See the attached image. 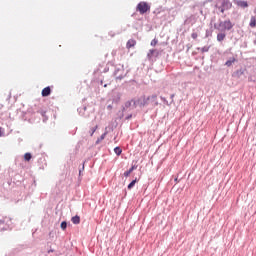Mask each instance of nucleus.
Wrapping results in <instances>:
<instances>
[{
    "label": "nucleus",
    "instance_id": "obj_22",
    "mask_svg": "<svg viewBox=\"0 0 256 256\" xmlns=\"http://www.w3.org/2000/svg\"><path fill=\"white\" fill-rule=\"evenodd\" d=\"M209 51V47L205 46L202 48V53H207Z\"/></svg>",
    "mask_w": 256,
    "mask_h": 256
},
{
    "label": "nucleus",
    "instance_id": "obj_2",
    "mask_svg": "<svg viewBox=\"0 0 256 256\" xmlns=\"http://www.w3.org/2000/svg\"><path fill=\"white\" fill-rule=\"evenodd\" d=\"M136 11H138L140 15H145V13H149V11H151V5L145 1H142L136 6Z\"/></svg>",
    "mask_w": 256,
    "mask_h": 256
},
{
    "label": "nucleus",
    "instance_id": "obj_17",
    "mask_svg": "<svg viewBox=\"0 0 256 256\" xmlns=\"http://www.w3.org/2000/svg\"><path fill=\"white\" fill-rule=\"evenodd\" d=\"M99 126H94L93 128H91V132H90V136L93 137V135L95 134V131H97Z\"/></svg>",
    "mask_w": 256,
    "mask_h": 256
},
{
    "label": "nucleus",
    "instance_id": "obj_24",
    "mask_svg": "<svg viewBox=\"0 0 256 256\" xmlns=\"http://www.w3.org/2000/svg\"><path fill=\"white\" fill-rule=\"evenodd\" d=\"M116 79H123V77H116Z\"/></svg>",
    "mask_w": 256,
    "mask_h": 256
},
{
    "label": "nucleus",
    "instance_id": "obj_8",
    "mask_svg": "<svg viewBox=\"0 0 256 256\" xmlns=\"http://www.w3.org/2000/svg\"><path fill=\"white\" fill-rule=\"evenodd\" d=\"M49 95H51V87H45L42 90V97H49Z\"/></svg>",
    "mask_w": 256,
    "mask_h": 256
},
{
    "label": "nucleus",
    "instance_id": "obj_19",
    "mask_svg": "<svg viewBox=\"0 0 256 256\" xmlns=\"http://www.w3.org/2000/svg\"><path fill=\"white\" fill-rule=\"evenodd\" d=\"M61 229H63V231H65V229H67V222L61 223Z\"/></svg>",
    "mask_w": 256,
    "mask_h": 256
},
{
    "label": "nucleus",
    "instance_id": "obj_15",
    "mask_svg": "<svg viewBox=\"0 0 256 256\" xmlns=\"http://www.w3.org/2000/svg\"><path fill=\"white\" fill-rule=\"evenodd\" d=\"M32 155H31V153H25L24 154V159L26 160V161H31V159H32Z\"/></svg>",
    "mask_w": 256,
    "mask_h": 256
},
{
    "label": "nucleus",
    "instance_id": "obj_12",
    "mask_svg": "<svg viewBox=\"0 0 256 256\" xmlns=\"http://www.w3.org/2000/svg\"><path fill=\"white\" fill-rule=\"evenodd\" d=\"M250 27L255 28L256 27V18L255 16H252L249 23Z\"/></svg>",
    "mask_w": 256,
    "mask_h": 256
},
{
    "label": "nucleus",
    "instance_id": "obj_4",
    "mask_svg": "<svg viewBox=\"0 0 256 256\" xmlns=\"http://www.w3.org/2000/svg\"><path fill=\"white\" fill-rule=\"evenodd\" d=\"M233 7V4L229 0H225L222 3L221 13H225L228 9H231Z\"/></svg>",
    "mask_w": 256,
    "mask_h": 256
},
{
    "label": "nucleus",
    "instance_id": "obj_25",
    "mask_svg": "<svg viewBox=\"0 0 256 256\" xmlns=\"http://www.w3.org/2000/svg\"><path fill=\"white\" fill-rule=\"evenodd\" d=\"M104 87H107V84H105Z\"/></svg>",
    "mask_w": 256,
    "mask_h": 256
},
{
    "label": "nucleus",
    "instance_id": "obj_1",
    "mask_svg": "<svg viewBox=\"0 0 256 256\" xmlns=\"http://www.w3.org/2000/svg\"><path fill=\"white\" fill-rule=\"evenodd\" d=\"M214 28L217 29V31H231V29H233V23L231 20L221 21L219 24H215Z\"/></svg>",
    "mask_w": 256,
    "mask_h": 256
},
{
    "label": "nucleus",
    "instance_id": "obj_23",
    "mask_svg": "<svg viewBox=\"0 0 256 256\" xmlns=\"http://www.w3.org/2000/svg\"><path fill=\"white\" fill-rule=\"evenodd\" d=\"M151 45H152V47H155V45H157V40L156 39L152 40Z\"/></svg>",
    "mask_w": 256,
    "mask_h": 256
},
{
    "label": "nucleus",
    "instance_id": "obj_11",
    "mask_svg": "<svg viewBox=\"0 0 256 256\" xmlns=\"http://www.w3.org/2000/svg\"><path fill=\"white\" fill-rule=\"evenodd\" d=\"M235 61H237V59L235 57L230 58V60L226 61V63H225L226 67H231V65H233V63H235Z\"/></svg>",
    "mask_w": 256,
    "mask_h": 256
},
{
    "label": "nucleus",
    "instance_id": "obj_14",
    "mask_svg": "<svg viewBox=\"0 0 256 256\" xmlns=\"http://www.w3.org/2000/svg\"><path fill=\"white\" fill-rule=\"evenodd\" d=\"M133 171H135V166H132L128 171L124 172V177H129Z\"/></svg>",
    "mask_w": 256,
    "mask_h": 256
},
{
    "label": "nucleus",
    "instance_id": "obj_6",
    "mask_svg": "<svg viewBox=\"0 0 256 256\" xmlns=\"http://www.w3.org/2000/svg\"><path fill=\"white\" fill-rule=\"evenodd\" d=\"M155 55V57H157L159 55V52L155 49H151L149 50L147 57L149 60L153 59V56Z\"/></svg>",
    "mask_w": 256,
    "mask_h": 256
},
{
    "label": "nucleus",
    "instance_id": "obj_20",
    "mask_svg": "<svg viewBox=\"0 0 256 256\" xmlns=\"http://www.w3.org/2000/svg\"><path fill=\"white\" fill-rule=\"evenodd\" d=\"M5 135V129L3 127H0V137H3Z\"/></svg>",
    "mask_w": 256,
    "mask_h": 256
},
{
    "label": "nucleus",
    "instance_id": "obj_21",
    "mask_svg": "<svg viewBox=\"0 0 256 256\" xmlns=\"http://www.w3.org/2000/svg\"><path fill=\"white\" fill-rule=\"evenodd\" d=\"M191 37H192V39H197V37H199V35L196 32H194L191 34Z\"/></svg>",
    "mask_w": 256,
    "mask_h": 256
},
{
    "label": "nucleus",
    "instance_id": "obj_9",
    "mask_svg": "<svg viewBox=\"0 0 256 256\" xmlns=\"http://www.w3.org/2000/svg\"><path fill=\"white\" fill-rule=\"evenodd\" d=\"M71 221H72V223H74V225H79L81 223V217L76 215V216L72 217Z\"/></svg>",
    "mask_w": 256,
    "mask_h": 256
},
{
    "label": "nucleus",
    "instance_id": "obj_18",
    "mask_svg": "<svg viewBox=\"0 0 256 256\" xmlns=\"http://www.w3.org/2000/svg\"><path fill=\"white\" fill-rule=\"evenodd\" d=\"M135 183H137V179L133 180L129 185H128V189H132L135 187Z\"/></svg>",
    "mask_w": 256,
    "mask_h": 256
},
{
    "label": "nucleus",
    "instance_id": "obj_7",
    "mask_svg": "<svg viewBox=\"0 0 256 256\" xmlns=\"http://www.w3.org/2000/svg\"><path fill=\"white\" fill-rule=\"evenodd\" d=\"M137 45V41L134 39H130L126 43V49H131L132 47H135Z\"/></svg>",
    "mask_w": 256,
    "mask_h": 256
},
{
    "label": "nucleus",
    "instance_id": "obj_16",
    "mask_svg": "<svg viewBox=\"0 0 256 256\" xmlns=\"http://www.w3.org/2000/svg\"><path fill=\"white\" fill-rule=\"evenodd\" d=\"M114 153H116L117 155H121V153H123V150L120 147H116L114 148Z\"/></svg>",
    "mask_w": 256,
    "mask_h": 256
},
{
    "label": "nucleus",
    "instance_id": "obj_5",
    "mask_svg": "<svg viewBox=\"0 0 256 256\" xmlns=\"http://www.w3.org/2000/svg\"><path fill=\"white\" fill-rule=\"evenodd\" d=\"M235 4L237 5V7H241V9H247V7H249V4L247 3V1H243V0H236Z\"/></svg>",
    "mask_w": 256,
    "mask_h": 256
},
{
    "label": "nucleus",
    "instance_id": "obj_13",
    "mask_svg": "<svg viewBox=\"0 0 256 256\" xmlns=\"http://www.w3.org/2000/svg\"><path fill=\"white\" fill-rule=\"evenodd\" d=\"M107 131H105V133H103L96 141L97 144L101 143V141H103L105 139V137H107Z\"/></svg>",
    "mask_w": 256,
    "mask_h": 256
},
{
    "label": "nucleus",
    "instance_id": "obj_3",
    "mask_svg": "<svg viewBox=\"0 0 256 256\" xmlns=\"http://www.w3.org/2000/svg\"><path fill=\"white\" fill-rule=\"evenodd\" d=\"M145 105H149V97L142 96L138 100L134 101L135 107H145Z\"/></svg>",
    "mask_w": 256,
    "mask_h": 256
},
{
    "label": "nucleus",
    "instance_id": "obj_10",
    "mask_svg": "<svg viewBox=\"0 0 256 256\" xmlns=\"http://www.w3.org/2000/svg\"><path fill=\"white\" fill-rule=\"evenodd\" d=\"M225 37H227V35L225 33H218L217 41H219V43H221V41H225Z\"/></svg>",
    "mask_w": 256,
    "mask_h": 256
}]
</instances>
